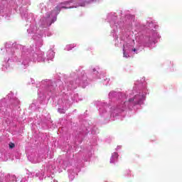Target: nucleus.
Masks as SVG:
<instances>
[{
	"label": "nucleus",
	"mask_w": 182,
	"mask_h": 182,
	"mask_svg": "<svg viewBox=\"0 0 182 182\" xmlns=\"http://www.w3.org/2000/svg\"><path fill=\"white\" fill-rule=\"evenodd\" d=\"M129 102H134L135 105L140 103V95H135L134 98H130Z\"/></svg>",
	"instance_id": "nucleus-1"
},
{
	"label": "nucleus",
	"mask_w": 182,
	"mask_h": 182,
	"mask_svg": "<svg viewBox=\"0 0 182 182\" xmlns=\"http://www.w3.org/2000/svg\"><path fill=\"white\" fill-rule=\"evenodd\" d=\"M123 56L124 58H127V55L126 54V50H124V46H123Z\"/></svg>",
	"instance_id": "nucleus-2"
},
{
	"label": "nucleus",
	"mask_w": 182,
	"mask_h": 182,
	"mask_svg": "<svg viewBox=\"0 0 182 182\" xmlns=\"http://www.w3.org/2000/svg\"><path fill=\"white\" fill-rule=\"evenodd\" d=\"M9 148H10V149H14V147H15V144L11 142V143L9 144Z\"/></svg>",
	"instance_id": "nucleus-3"
},
{
	"label": "nucleus",
	"mask_w": 182,
	"mask_h": 182,
	"mask_svg": "<svg viewBox=\"0 0 182 182\" xmlns=\"http://www.w3.org/2000/svg\"><path fill=\"white\" fill-rule=\"evenodd\" d=\"M113 157H115V159H118L119 158V154H117V153H114Z\"/></svg>",
	"instance_id": "nucleus-4"
},
{
	"label": "nucleus",
	"mask_w": 182,
	"mask_h": 182,
	"mask_svg": "<svg viewBox=\"0 0 182 182\" xmlns=\"http://www.w3.org/2000/svg\"><path fill=\"white\" fill-rule=\"evenodd\" d=\"M55 9H56L57 11H60V9H59V6H56V7H55Z\"/></svg>",
	"instance_id": "nucleus-5"
},
{
	"label": "nucleus",
	"mask_w": 182,
	"mask_h": 182,
	"mask_svg": "<svg viewBox=\"0 0 182 182\" xmlns=\"http://www.w3.org/2000/svg\"><path fill=\"white\" fill-rule=\"evenodd\" d=\"M136 48H134V49H133V51H134V52H136Z\"/></svg>",
	"instance_id": "nucleus-6"
}]
</instances>
